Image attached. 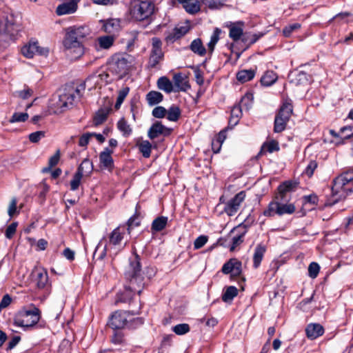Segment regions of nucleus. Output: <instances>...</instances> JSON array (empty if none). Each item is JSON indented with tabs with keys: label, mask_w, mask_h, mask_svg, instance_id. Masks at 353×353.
I'll return each instance as SVG.
<instances>
[{
	"label": "nucleus",
	"mask_w": 353,
	"mask_h": 353,
	"mask_svg": "<svg viewBox=\"0 0 353 353\" xmlns=\"http://www.w3.org/2000/svg\"><path fill=\"white\" fill-rule=\"evenodd\" d=\"M140 257L137 253L129 259V265L124 273L126 283L123 292L117 294V302L128 303L133 294H140L144 286L143 277L141 274V265Z\"/></svg>",
	"instance_id": "f257e3e1"
},
{
	"label": "nucleus",
	"mask_w": 353,
	"mask_h": 353,
	"mask_svg": "<svg viewBox=\"0 0 353 353\" xmlns=\"http://www.w3.org/2000/svg\"><path fill=\"white\" fill-rule=\"evenodd\" d=\"M353 188V171L349 170L337 176L333 181L331 194L327 198L325 205L332 206L345 198Z\"/></svg>",
	"instance_id": "f03ea898"
},
{
	"label": "nucleus",
	"mask_w": 353,
	"mask_h": 353,
	"mask_svg": "<svg viewBox=\"0 0 353 353\" xmlns=\"http://www.w3.org/2000/svg\"><path fill=\"white\" fill-rule=\"evenodd\" d=\"M89 34V29L85 26L68 28L63 40L65 48L74 52L75 57H81L84 52L83 41Z\"/></svg>",
	"instance_id": "7ed1b4c3"
},
{
	"label": "nucleus",
	"mask_w": 353,
	"mask_h": 353,
	"mask_svg": "<svg viewBox=\"0 0 353 353\" xmlns=\"http://www.w3.org/2000/svg\"><path fill=\"white\" fill-rule=\"evenodd\" d=\"M137 312L117 310L110 317L108 325L113 329L121 330L125 327L134 329L143 324L144 320L141 317H134Z\"/></svg>",
	"instance_id": "20e7f679"
},
{
	"label": "nucleus",
	"mask_w": 353,
	"mask_h": 353,
	"mask_svg": "<svg viewBox=\"0 0 353 353\" xmlns=\"http://www.w3.org/2000/svg\"><path fill=\"white\" fill-rule=\"evenodd\" d=\"M20 30V24L13 13L4 12L0 19V41L8 42L16 39Z\"/></svg>",
	"instance_id": "39448f33"
},
{
	"label": "nucleus",
	"mask_w": 353,
	"mask_h": 353,
	"mask_svg": "<svg viewBox=\"0 0 353 353\" xmlns=\"http://www.w3.org/2000/svg\"><path fill=\"white\" fill-rule=\"evenodd\" d=\"M132 65V57L128 54H117L108 63V71L118 79L125 76Z\"/></svg>",
	"instance_id": "423d86ee"
},
{
	"label": "nucleus",
	"mask_w": 353,
	"mask_h": 353,
	"mask_svg": "<svg viewBox=\"0 0 353 353\" xmlns=\"http://www.w3.org/2000/svg\"><path fill=\"white\" fill-rule=\"evenodd\" d=\"M154 5L148 1H134L130 6V15L137 21L148 19L154 13Z\"/></svg>",
	"instance_id": "0eeeda50"
},
{
	"label": "nucleus",
	"mask_w": 353,
	"mask_h": 353,
	"mask_svg": "<svg viewBox=\"0 0 353 353\" xmlns=\"http://www.w3.org/2000/svg\"><path fill=\"white\" fill-rule=\"evenodd\" d=\"M40 319V311L34 307L32 310L21 312L14 320V324L18 327H24L25 330L36 325Z\"/></svg>",
	"instance_id": "6e6552de"
},
{
	"label": "nucleus",
	"mask_w": 353,
	"mask_h": 353,
	"mask_svg": "<svg viewBox=\"0 0 353 353\" xmlns=\"http://www.w3.org/2000/svg\"><path fill=\"white\" fill-rule=\"evenodd\" d=\"M163 57L161 39L158 37H153L152 39V48L148 61V67L155 68L163 60Z\"/></svg>",
	"instance_id": "1a4fd4ad"
},
{
	"label": "nucleus",
	"mask_w": 353,
	"mask_h": 353,
	"mask_svg": "<svg viewBox=\"0 0 353 353\" xmlns=\"http://www.w3.org/2000/svg\"><path fill=\"white\" fill-rule=\"evenodd\" d=\"M252 96L251 94H246L241 99L239 105H236L233 107L231 110V116L229 121L230 124L236 125L238 123L242 114V109L245 108L246 110H248L252 105Z\"/></svg>",
	"instance_id": "9d476101"
},
{
	"label": "nucleus",
	"mask_w": 353,
	"mask_h": 353,
	"mask_svg": "<svg viewBox=\"0 0 353 353\" xmlns=\"http://www.w3.org/2000/svg\"><path fill=\"white\" fill-rule=\"evenodd\" d=\"M48 52L49 50L39 46L37 41H30L21 48L22 54L28 59L32 58L36 54L46 57Z\"/></svg>",
	"instance_id": "9b49d317"
},
{
	"label": "nucleus",
	"mask_w": 353,
	"mask_h": 353,
	"mask_svg": "<svg viewBox=\"0 0 353 353\" xmlns=\"http://www.w3.org/2000/svg\"><path fill=\"white\" fill-rule=\"evenodd\" d=\"M245 198L244 191H241L230 199L225 205L224 211L228 216L234 215L239 209L241 203Z\"/></svg>",
	"instance_id": "f8f14e48"
},
{
	"label": "nucleus",
	"mask_w": 353,
	"mask_h": 353,
	"mask_svg": "<svg viewBox=\"0 0 353 353\" xmlns=\"http://www.w3.org/2000/svg\"><path fill=\"white\" fill-rule=\"evenodd\" d=\"M221 271L225 274H230L232 276H239L242 272V263L237 259H230L223 264Z\"/></svg>",
	"instance_id": "ddd939ff"
},
{
	"label": "nucleus",
	"mask_w": 353,
	"mask_h": 353,
	"mask_svg": "<svg viewBox=\"0 0 353 353\" xmlns=\"http://www.w3.org/2000/svg\"><path fill=\"white\" fill-rule=\"evenodd\" d=\"M226 26L229 29V37L232 39L234 42L241 41L244 33V22L241 21L229 22L227 23Z\"/></svg>",
	"instance_id": "4468645a"
},
{
	"label": "nucleus",
	"mask_w": 353,
	"mask_h": 353,
	"mask_svg": "<svg viewBox=\"0 0 353 353\" xmlns=\"http://www.w3.org/2000/svg\"><path fill=\"white\" fill-rule=\"evenodd\" d=\"M329 132L335 139V140H332V142H335L336 144L343 143L346 139H349L353 136L352 128L350 125L341 128L339 132L334 130H330Z\"/></svg>",
	"instance_id": "2eb2a0df"
},
{
	"label": "nucleus",
	"mask_w": 353,
	"mask_h": 353,
	"mask_svg": "<svg viewBox=\"0 0 353 353\" xmlns=\"http://www.w3.org/2000/svg\"><path fill=\"white\" fill-rule=\"evenodd\" d=\"M174 92H186L190 88L188 77L182 73H176L173 77Z\"/></svg>",
	"instance_id": "dca6fc26"
},
{
	"label": "nucleus",
	"mask_w": 353,
	"mask_h": 353,
	"mask_svg": "<svg viewBox=\"0 0 353 353\" xmlns=\"http://www.w3.org/2000/svg\"><path fill=\"white\" fill-rule=\"evenodd\" d=\"M113 150L105 148L99 154L100 165L102 168L107 169L109 171L112 170L114 168V161L112 157Z\"/></svg>",
	"instance_id": "f3484780"
},
{
	"label": "nucleus",
	"mask_w": 353,
	"mask_h": 353,
	"mask_svg": "<svg viewBox=\"0 0 353 353\" xmlns=\"http://www.w3.org/2000/svg\"><path fill=\"white\" fill-rule=\"evenodd\" d=\"M75 99L74 92L68 90L59 95L57 105L60 108H69L73 105Z\"/></svg>",
	"instance_id": "a211bd4d"
},
{
	"label": "nucleus",
	"mask_w": 353,
	"mask_h": 353,
	"mask_svg": "<svg viewBox=\"0 0 353 353\" xmlns=\"http://www.w3.org/2000/svg\"><path fill=\"white\" fill-rule=\"evenodd\" d=\"M126 228L125 226H119L115 228L110 234L109 245H121V241L125 234Z\"/></svg>",
	"instance_id": "6ab92c4d"
},
{
	"label": "nucleus",
	"mask_w": 353,
	"mask_h": 353,
	"mask_svg": "<svg viewBox=\"0 0 353 353\" xmlns=\"http://www.w3.org/2000/svg\"><path fill=\"white\" fill-rule=\"evenodd\" d=\"M79 0H71L63 3L57 8L56 13L57 15H64L74 13L77 10V3Z\"/></svg>",
	"instance_id": "aec40b11"
},
{
	"label": "nucleus",
	"mask_w": 353,
	"mask_h": 353,
	"mask_svg": "<svg viewBox=\"0 0 353 353\" xmlns=\"http://www.w3.org/2000/svg\"><path fill=\"white\" fill-rule=\"evenodd\" d=\"M305 332L307 338L315 339L323 334L324 329L319 323H310L305 328Z\"/></svg>",
	"instance_id": "412c9836"
},
{
	"label": "nucleus",
	"mask_w": 353,
	"mask_h": 353,
	"mask_svg": "<svg viewBox=\"0 0 353 353\" xmlns=\"http://www.w3.org/2000/svg\"><path fill=\"white\" fill-rule=\"evenodd\" d=\"M167 128L160 121H156L152 125L148 131V137L150 139H154L161 134H165Z\"/></svg>",
	"instance_id": "4be33fe9"
},
{
	"label": "nucleus",
	"mask_w": 353,
	"mask_h": 353,
	"mask_svg": "<svg viewBox=\"0 0 353 353\" xmlns=\"http://www.w3.org/2000/svg\"><path fill=\"white\" fill-rule=\"evenodd\" d=\"M104 31L107 33L114 34L121 28V21L118 19H110L104 23L103 26Z\"/></svg>",
	"instance_id": "5701e85b"
},
{
	"label": "nucleus",
	"mask_w": 353,
	"mask_h": 353,
	"mask_svg": "<svg viewBox=\"0 0 353 353\" xmlns=\"http://www.w3.org/2000/svg\"><path fill=\"white\" fill-rule=\"evenodd\" d=\"M33 274L35 277L37 288L39 289L44 288L48 281V275L46 270L43 269H37L34 271Z\"/></svg>",
	"instance_id": "b1692460"
},
{
	"label": "nucleus",
	"mask_w": 353,
	"mask_h": 353,
	"mask_svg": "<svg viewBox=\"0 0 353 353\" xmlns=\"http://www.w3.org/2000/svg\"><path fill=\"white\" fill-rule=\"evenodd\" d=\"M292 112L293 107L292 103L288 101H285L280 107L278 113L276 114V116L289 121Z\"/></svg>",
	"instance_id": "393cba45"
},
{
	"label": "nucleus",
	"mask_w": 353,
	"mask_h": 353,
	"mask_svg": "<svg viewBox=\"0 0 353 353\" xmlns=\"http://www.w3.org/2000/svg\"><path fill=\"white\" fill-rule=\"evenodd\" d=\"M190 14H194L200 10V4L198 0H177Z\"/></svg>",
	"instance_id": "a878e982"
},
{
	"label": "nucleus",
	"mask_w": 353,
	"mask_h": 353,
	"mask_svg": "<svg viewBox=\"0 0 353 353\" xmlns=\"http://www.w3.org/2000/svg\"><path fill=\"white\" fill-rule=\"evenodd\" d=\"M265 251V246L261 243L255 248L253 255V267L254 268H257L260 265Z\"/></svg>",
	"instance_id": "bb28decb"
},
{
	"label": "nucleus",
	"mask_w": 353,
	"mask_h": 353,
	"mask_svg": "<svg viewBox=\"0 0 353 353\" xmlns=\"http://www.w3.org/2000/svg\"><path fill=\"white\" fill-rule=\"evenodd\" d=\"M190 49L200 57H203L206 54V49L203 45L201 39L199 38L194 39L191 42Z\"/></svg>",
	"instance_id": "cd10ccee"
},
{
	"label": "nucleus",
	"mask_w": 353,
	"mask_h": 353,
	"mask_svg": "<svg viewBox=\"0 0 353 353\" xmlns=\"http://www.w3.org/2000/svg\"><path fill=\"white\" fill-rule=\"evenodd\" d=\"M145 99L148 105L153 106L163 101V95L158 91L152 90L146 94Z\"/></svg>",
	"instance_id": "c85d7f7f"
},
{
	"label": "nucleus",
	"mask_w": 353,
	"mask_h": 353,
	"mask_svg": "<svg viewBox=\"0 0 353 353\" xmlns=\"http://www.w3.org/2000/svg\"><path fill=\"white\" fill-rule=\"evenodd\" d=\"M188 31V28L185 26H181L179 28H175L172 32L169 33L166 37V40L168 41H174L181 37L185 35Z\"/></svg>",
	"instance_id": "c756f323"
},
{
	"label": "nucleus",
	"mask_w": 353,
	"mask_h": 353,
	"mask_svg": "<svg viewBox=\"0 0 353 353\" xmlns=\"http://www.w3.org/2000/svg\"><path fill=\"white\" fill-rule=\"evenodd\" d=\"M157 87L159 89L165 92L166 93H171L172 92H174L173 83L166 77H161L158 79Z\"/></svg>",
	"instance_id": "7c9ffc66"
},
{
	"label": "nucleus",
	"mask_w": 353,
	"mask_h": 353,
	"mask_svg": "<svg viewBox=\"0 0 353 353\" xmlns=\"http://www.w3.org/2000/svg\"><path fill=\"white\" fill-rule=\"evenodd\" d=\"M139 152L145 158H149L151 154L152 144L147 140L138 141L136 144Z\"/></svg>",
	"instance_id": "2f4dec72"
},
{
	"label": "nucleus",
	"mask_w": 353,
	"mask_h": 353,
	"mask_svg": "<svg viewBox=\"0 0 353 353\" xmlns=\"http://www.w3.org/2000/svg\"><path fill=\"white\" fill-rule=\"evenodd\" d=\"M263 35V34H251L250 32H244L241 42L245 46V49L256 43Z\"/></svg>",
	"instance_id": "473e14b6"
},
{
	"label": "nucleus",
	"mask_w": 353,
	"mask_h": 353,
	"mask_svg": "<svg viewBox=\"0 0 353 353\" xmlns=\"http://www.w3.org/2000/svg\"><path fill=\"white\" fill-rule=\"evenodd\" d=\"M168 223V217L159 216L156 218L152 223L151 230L152 232H158L163 230Z\"/></svg>",
	"instance_id": "72a5a7b5"
},
{
	"label": "nucleus",
	"mask_w": 353,
	"mask_h": 353,
	"mask_svg": "<svg viewBox=\"0 0 353 353\" xmlns=\"http://www.w3.org/2000/svg\"><path fill=\"white\" fill-rule=\"evenodd\" d=\"M221 32V30L219 28H216L214 30L213 33L210 37V41L208 43L209 53L212 54L213 52L215 46L220 39V34Z\"/></svg>",
	"instance_id": "f704fd0d"
},
{
	"label": "nucleus",
	"mask_w": 353,
	"mask_h": 353,
	"mask_svg": "<svg viewBox=\"0 0 353 353\" xmlns=\"http://www.w3.org/2000/svg\"><path fill=\"white\" fill-rule=\"evenodd\" d=\"M279 150V144L276 141H272L268 143H264L261 146V150L258 154V156H261L266 152L272 153Z\"/></svg>",
	"instance_id": "c9c22d12"
},
{
	"label": "nucleus",
	"mask_w": 353,
	"mask_h": 353,
	"mask_svg": "<svg viewBox=\"0 0 353 353\" xmlns=\"http://www.w3.org/2000/svg\"><path fill=\"white\" fill-rule=\"evenodd\" d=\"M109 114V110L107 109H100L99 110L93 119V124L95 126H98L103 123L108 117V115Z\"/></svg>",
	"instance_id": "e433bc0d"
},
{
	"label": "nucleus",
	"mask_w": 353,
	"mask_h": 353,
	"mask_svg": "<svg viewBox=\"0 0 353 353\" xmlns=\"http://www.w3.org/2000/svg\"><path fill=\"white\" fill-rule=\"evenodd\" d=\"M277 79V75L273 71H267L261 79V83L263 85L270 86Z\"/></svg>",
	"instance_id": "4c0bfd02"
},
{
	"label": "nucleus",
	"mask_w": 353,
	"mask_h": 353,
	"mask_svg": "<svg viewBox=\"0 0 353 353\" xmlns=\"http://www.w3.org/2000/svg\"><path fill=\"white\" fill-rule=\"evenodd\" d=\"M117 128L122 133L123 136L125 137H129L132 132V128L124 118H121L117 122Z\"/></svg>",
	"instance_id": "58836bf2"
},
{
	"label": "nucleus",
	"mask_w": 353,
	"mask_h": 353,
	"mask_svg": "<svg viewBox=\"0 0 353 353\" xmlns=\"http://www.w3.org/2000/svg\"><path fill=\"white\" fill-rule=\"evenodd\" d=\"M114 39L113 35H106L99 37L97 41L101 48L108 49L113 45Z\"/></svg>",
	"instance_id": "ea45409f"
},
{
	"label": "nucleus",
	"mask_w": 353,
	"mask_h": 353,
	"mask_svg": "<svg viewBox=\"0 0 353 353\" xmlns=\"http://www.w3.org/2000/svg\"><path fill=\"white\" fill-rule=\"evenodd\" d=\"M255 75L254 70H241L236 74V79L238 81L244 83L250 81Z\"/></svg>",
	"instance_id": "a19ab883"
},
{
	"label": "nucleus",
	"mask_w": 353,
	"mask_h": 353,
	"mask_svg": "<svg viewBox=\"0 0 353 353\" xmlns=\"http://www.w3.org/2000/svg\"><path fill=\"white\" fill-rule=\"evenodd\" d=\"M279 204L280 203L279 201H271L268 208L264 210L263 215L265 216H273L275 214L279 215Z\"/></svg>",
	"instance_id": "79ce46f5"
},
{
	"label": "nucleus",
	"mask_w": 353,
	"mask_h": 353,
	"mask_svg": "<svg viewBox=\"0 0 353 353\" xmlns=\"http://www.w3.org/2000/svg\"><path fill=\"white\" fill-rule=\"evenodd\" d=\"M238 294V290L234 286H229L222 295V300L224 302L231 301Z\"/></svg>",
	"instance_id": "37998d69"
},
{
	"label": "nucleus",
	"mask_w": 353,
	"mask_h": 353,
	"mask_svg": "<svg viewBox=\"0 0 353 353\" xmlns=\"http://www.w3.org/2000/svg\"><path fill=\"white\" fill-rule=\"evenodd\" d=\"M167 119L170 121H176L180 115H181V110L176 105H172L168 110H167Z\"/></svg>",
	"instance_id": "c03bdc74"
},
{
	"label": "nucleus",
	"mask_w": 353,
	"mask_h": 353,
	"mask_svg": "<svg viewBox=\"0 0 353 353\" xmlns=\"http://www.w3.org/2000/svg\"><path fill=\"white\" fill-rule=\"evenodd\" d=\"M92 163L88 159H83L77 168V171L80 172L82 174L85 173L89 174L92 172Z\"/></svg>",
	"instance_id": "a18cd8bd"
},
{
	"label": "nucleus",
	"mask_w": 353,
	"mask_h": 353,
	"mask_svg": "<svg viewBox=\"0 0 353 353\" xmlns=\"http://www.w3.org/2000/svg\"><path fill=\"white\" fill-rule=\"evenodd\" d=\"M288 123V121L284 120V119L275 116L274 123V132L276 133L283 132L286 128Z\"/></svg>",
	"instance_id": "49530a36"
},
{
	"label": "nucleus",
	"mask_w": 353,
	"mask_h": 353,
	"mask_svg": "<svg viewBox=\"0 0 353 353\" xmlns=\"http://www.w3.org/2000/svg\"><path fill=\"white\" fill-rule=\"evenodd\" d=\"M294 186L295 183H292V181H285L281 184L278 188L279 196L281 197L280 199H283V196H285V194L292 190Z\"/></svg>",
	"instance_id": "de8ad7c7"
},
{
	"label": "nucleus",
	"mask_w": 353,
	"mask_h": 353,
	"mask_svg": "<svg viewBox=\"0 0 353 353\" xmlns=\"http://www.w3.org/2000/svg\"><path fill=\"white\" fill-rule=\"evenodd\" d=\"M190 330V325L188 323L177 324L172 327V331L177 335H183Z\"/></svg>",
	"instance_id": "09e8293b"
},
{
	"label": "nucleus",
	"mask_w": 353,
	"mask_h": 353,
	"mask_svg": "<svg viewBox=\"0 0 353 353\" xmlns=\"http://www.w3.org/2000/svg\"><path fill=\"white\" fill-rule=\"evenodd\" d=\"M210 9H219L225 5L226 0H201Z\"/></svg>",
	"instance_id": "8fccbe9b"
},
{
	"label": "nucleus",
	"mask_w": 353,
	"mask_h": 353,
	"mask_svg": "<svg viewBox=\"0 0 353 353\" xmlns=\"http://www.w3.org/2000/svg\"><path fill=\"white\" fill-rule=\"evenodd\" d=\"M295 206L292 203L289 204H279V216H282L283 214H292L295 211Z\"/></svg>",
	"instance_id": "3c124183"
},
{
	"label": "nucleus",
	"mask_w": 353,
	"mask_h": 353,
	"mask_svg": "<svg viewBox=\"0 0 353 353\" xmlns=\"http://www.w3.org/2000/svg\"><path fill=\"white\" fill-rule=\"evenodd\" d=\"M128 37L127 42H126V47L128 50H131L134 45L135 41L137 40L139 32L136 30H132L129 32H128Z\"/></svg>",
	"instance_id": "603ef678"
},
{
	"label": "nucleus",
	"mask_w": 353,
	"mask_h": 353,
	"mask_svg": "<svg viewBox=\"0 0 353 353\" xmlns=\"http://www.w3.org/2000/svg\"><path fill=\"white\" fill-rule=\"evenodd\" d=\"M83 176V174L77 170L72 179L70 181L71 190L74 191L79 188Z\"/></svg>",
	"instance_id": "864d4df0"
},
{
	"label": "nucleus",
	"mask_w": 353,
	"mask_h": 353,
	"mask_svg": "<svg viewBox=\"0 0 353 353\" xmlns=\"http://www.w3.org/2000/svg\"><path fill=\"white\" fill-rule=\"evenodd\" d=\"M98 79L99 77L96 76L95 74H91L90 75L83 83H81L79 85H78L77 88H79L81 91H83L85 88L86 83H88L91 80L97 79L93 84L91 85L90 88H88L89 90H92V88H94L96 85L98 84Z\"/></svg>",
	"instance_id": "5fc2aeb1"
},
{
	"label": "nucleus",
	"mask_w": 353,
	"mask_h": 353,
	"mask_svg": "<svg viewBox=\"0 0 353 353\" xmlns=\"http://www.w3.org/2000/svg\"><path fill=\"white\" fill-rule=\"evenodd\" d=\"M128 92H129L128 88H124L119 91L117 99V101H116V103L114 105L116 109H119L121 107L122 103L123 102V101H124L125 98L126 97V96L128 95Z\"/></svg>",
	"instance_id": "6e6d98bb"
},
{
	"label": "nucleus",
	"mask_w": 353,
	"mask_h": 353,
	"mask_svg": "<svg viewBox=\"0 0 353 353\" xmlns=\"http://www.w3.org/2000/svg\"><path fill=\"white\" fill-rule=\"evenodd\" d=\"M28 114L26 112H15L10 119V122H24L28 119Z\"/></svg>",
	"instance_id": "4d7b16f0"
},
{
	"label": "nucleus",
	"mask_w": 353,
	"mask_h": 353,
	"mask_svg": "<svg viewBox=\"0 0 353 353\" xmlns=\"http://www.w3.org/2000/svg\"><path fill=\"white\" fill-rule=\"evenodd\" d=\"M245 234V232H243L241 234H239L232 238V243L230 248V251H234L237 246H239L243 242Z\"/></svg>",
	"instance_id": "13d9d810"
},
{
	"label": "nucleus",
	"mask_w": 353,
	"mask_h": 353,
	"mask_svg": "<svg viewBox=\"0 0 353 353\" xmlns=\"http://www.w3.org/2000/svg\"><path fill=\"white\" fill-rule=\"evenodd\" d=\"M320 266L316 262H312L308 267V275L310 277L314 279L316 278L319 272Z\"/></svg>",
	"instance_id": "bf43d9fd"
},
{
	"label": "nucleus",
	"mask_w": 353,
	"mask_h": 353,
	"mask_svg": "<svg viewBox=\"0 0 353 353\" xmlns=\"http://www.w3.org/2000/svg\"><path fill=\"white\" fill-rule=\"evenodd\" d=\"M300 28L301 24L299 23L290 24L283 28V33L285 37H289L294 31L299 29Z\"/></svg>",
	"instance_id": "052dcab7"
},
{
	"label": "nucleus",
	"mask_w": 353,
	"mask_h": 353,
	"mask_svg": "<svg viewBox=\"0 0 353 353\" xmlns=\"http://www.w3.org/2000/svg\"><path fill=\"white\" fill-rule=\"evenodd\" d=\"M167 110L163 106H157L152 110V114L157 119H162L165 117Z\"/></svg>",
	"instance_id": "680f3d73"
},
{
	"label": "nucleus",
	"mask_w": 353,
	"mask_h": 353,
	"mask_svg": "<svg viewBox=\"0 0 353 353\" xmlns=\"http://www.w3.org/2000/svg\"><path fill=\"white\" fill-rule=\"evenodd\" d=\"M208 241V237L205 235H201L197 237L194 242V248L199 250L203 247Z\"/></svg>",
	"instance_id": "e2e57ef3"
},
{
	"label": "nucleus",
	"mask_w": 353,
	"mask_h": 353,
	"mask_svg": "<svg viewBox=\"0 0 353 353\" xmlns=\"http://www.w3.org/2000/svg\"><path fill=\"white\" fill-rule=\"evenodd\" d=\"M111 341L114 345H122L123 343H124L125 341L123 339V333L120 331H114Z\"/></svg>",
	"instance_id": "0e129e2a"
},
{
	"label": "nucleus",
	"mask_w": 353,
	"mask_h": 353,
	"mask_svg": "<svg viewBox=\"0 0 353 353\" xmlns=\"http://www.w3.org/2000/svg\"><path fill=\"white\" fill-rule=\"evenodd\" d=\"M17 223L13 222L8 226L5 231V236L7 239H12L17 231Z\"/></svg>",
	"instance_id": "69168bd1"
},
{
	"label": "nucleus",
	"mask_w": 353,
	"mask_h": 353,
	"mask_svg": "<svg viewBox=\"0 0 353 353\" xmlns=\"http://www.w3.org/2000/svg\"><path fill=\"white\" fill-rule=\"evenodd\" d=\"M45 137L44 131H37L29 134V140L32 143H37Z\"/></svg>",
	"instance_id": "338daca9"
},
{
	"label": "nucleus",
	"mask_w": 353,
	"mask_h": 353,
	"mask_svg": "<svg viewBox=\"0 0 353 353\" xmlns=\"http://www.w3.org/2000/svg\"><path fill=\"white\" fill-rule=\"evenodd\" d=\"M128 230H130V228L139 226L140 225V221L139 219V216L136 213L132 216H131L128 221Z\"/></svg>",
	"instance_id": "774afa93"
}]
</instances>
